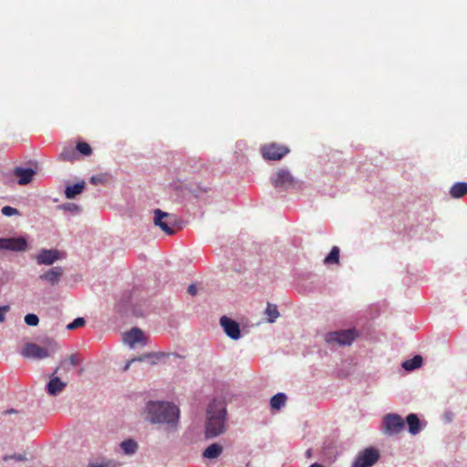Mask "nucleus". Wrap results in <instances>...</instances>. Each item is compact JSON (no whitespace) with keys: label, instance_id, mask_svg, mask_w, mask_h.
<instances>
[{"label":"nucleus","instance_id":"nucleus-1","mask_svg":"<svg viewBox=\"0 0 467 467\" xmlns=\"http://www.w3.org/2000/svg\"><path fill=\"white\" fill-rule=\"evenodd\" d=\"M148 419L153 423H163L168 429H176L179 420V409L164 401H149L146 406Z\"/></svg>","mask_w":467,"mask_h":467},{"label":"nucleus","instance_id":"nucleus-2","mask_svg":"<svg viewBox=\"0 0 467 467\" xmlns=\"http://www.w3.org/2000/svg\"><path fill=\"white\" fill-rule=\"evenodd\" d=\"M226 407L223 400H213L207 409L205 436L212 439L225 431Z\"/></svg>","mask_w":467,"mask_h":467},{"label":"nucleus","instance_id":"nucleus-3","mask_svg":"<svg viewBox=\"0 0 467 467\" xmlns=\"http://www.w3.org/2000/svg\"><path fill=\"white\" fill-rule=\"evenodd\" d=\"M47 347H40L35 343H27L21 350L24 358L43 359L50 356V351L56 348V344L52 339L47 340Z\"/></svg>","mask_w":467,"mask_h":467},{"label":"nucleus","instance_id":"nucleus-4","mask_svg":"<svg viewBox=\"0 0 467 467\" xmlns=\"http://www.w3.org/2000/svg\"><path fill=\"white\" fill-rule=\"evenodd\" d=\"M154 224L160 227L165 234L171 235L175 234V227L178 224V219L175 214L162 212L160 209L154 210Z\"/></svg>","mask_w":467,"mask_h":467},{"label":"nucleus","instance_id":"nucleus-5","mask_svg":"<svg viewBox=\"0 0 467 467\" xmlns=\"http://www.w3.org/2000/svg\"><path fill=\"white\" fill-rule=\"evenodd\" d=\"M404 420L402 418L395 413H389L384 416L382 420L383 432L388 435H397L404 429Z\"/></svg>","mask_w":467,"mask_h":467},{"label":"nucleus","instance_id":"nucleus-6","mask_svg":"<svg viewBox=\"0 0 467 467\" xmlns=\"http://www.w3.org/2000/svg\"><path fill=\"white\" fill-rule=\"evenodd\" d=\"M358 337L356 329H346L327 333L326 335V341L331 344H338L340 346L350 345Z\"/></svg>","mask_w":467,"mask_h":467},{"label":"nucleus","instance_id":"nucleus-7","mask_svg":"<svg viewBox=\"0 0 467 467\" xmlns=\"http://www.w3.org/2000/svg\"><path fill=\"white\" fill-rule=\"evenodd\" d=\"M289 152V148L278 143H268L261 148V153L265 160L279 161Z\"/></svg>","mask_w":467,"mask_h":467},{"label":"nucleus","instance_id":"nucleus-8","mask_svg":"<svg viewBox=\"0 0 467 467\" xmlns=\"http://www.w3.org/2000/svg\"><path fill=\"white\" fill-rule=\"evenodd\" d=\"M379 459V451L374 448H367L354 461L352 467H371Z\"/></svg>","mask_w":467,"mask_h":467},{"label":"nucleus","instance_id":"nucleus-9","mask_svg":"<svg viewBox=\"0 0 467 467\" xmlns=\"http://www.w3.org/2000/svg\"><path fill=\"white\" fill-rule=\"evenodd\" d=\"M275 188L290 189L296 187L297 182L293 175L286 170L279 169L272 180Z\"/></svg>","mask_w":467,"mask_h":467},{"label":"nucleus","instance_id":"nucleus-10","mask_svg":"<svg viewBox=\"0 0 467 467\" xmlns=\"http://www.w3.org/2000/svg\"><path fill=\"white\" fill-rule=\"evenodd\" d=\"M64 361L60 363V366L57 367L50 376V379L47 384V392L50 396H57L62 392L67 387V383L62 381L59 377L57 376L60 368L64 365Z\"/></svg>","mask_w":467,"mask_h":467},{"label":"nucleus","instance_id":"nucleus-11","mask_svg":"<svg viewBox=\"0 0 467 467\" xmlns=\"http://www.w3.org/2000/svg\"><path fill=\"white\" fill-rule=\"evenodd\" d=\"M27 248L26 239L19 238H0V249L16 252H23Z\"/></svg>","mask_w":467,"mask_h":467},{"label":"nucleus","instance_id":"nucleus-12","mask_svg":"<svg viewBox=\"0 0 467 467\" xmlns=\"http://www.w3.org/2000/svg\"><path fill=\"white\" fill-rule=\"evenodd\" d=\"M62 253L53 249H42L36 256V263L38 265H50L56 261L62 258Z\"/></svg>","mask_w":467,"mask_h":467},{"label":"nucleus","instance_id":"nucleus-13","mask_svg":"<svg viewBox=\"0 0 467 467\" xmlns=\"http://www.w3.org/2000/svg\"><path fill=\"white\" fill-rule=\"evenodd\" d=\"M220 324L223 328L225 334L232 339H238L241 336L239 324L229 318L226 316H223L220 319Z\"/></svg>","mask_w":467,"mask_h":467},{"label":"nucleus","instance_id":"nucleus-14","mask_svg":"<svg viewBox=\"0 0 467 467\" xmlns=\"http://www.w3.org/2000/svg\"><path fill=\"white\" fill-rule=\"evenodd\" d=\"M64 270L60 266H55L44 274L40 275L39 278L41 280L47 281L51 285H55L58 283L60 277L62 276Z\"/></svg>","mask_w":467,"mask_h":467},{"label":"nucleus","instance_id":"nucleus-15","mask_svg":"<svg viewBox=\"0 0 467 467\" xmlns=\"http://www.w3.org/2000/svg\"><path fill=\"white\" fill-rule=\"evenodd\" d=\"M144 339L143 332L137 327L131 328L130 331L123 335V341L133 347L136 343H139Z\"/></svg>","mask_w":467,"mask_h":467},{"label":"nucleus","instance_id":"nucleus-16","mask_svg":"<svg viewBox=\"0 0 467 467\" xmlns=\"http://www.w3.org/2000/svg\"><path fill=\"white\" fill-rule=\"evenodd\" d=\"M14 174L18 177V183L21 185H26L29 183L32 180L36 171L33 169L27 168H16L14 171Z\"/></svg>","mask_w":467,"mask_h":467},{"label":"nucleus","instance_id":"nucleus-17","mask_svg":"<svg viewBox=\"0 0 467 467\" xmlns=\"http://www.w3.org/2000/svg\"><path fill=\"white\" fill-rule=\"evenodd\" d=\"M86 182L81 181L73 185H67L65 190V195L67 199H73L76 195L80 194L85 189Z\"/></svg>","mask_w":467,"mask_h":467},{"label":"nucleus","instance_id":"nucleus-18","mask_svg":"<svg viewBox=\"0 0 467 467\" xmlns=\"http://www.w3.org/2000/svg\"><path fill=\"white\" fill-rule=\"evenodd\" d=\"M167 356L168 354L164 352H151L141 355L140 357L138 358V361L148 360L150 365H156Z\"/></svg>","mask_w":467,"mask_h":467},{"label":"nucleus","instance_id":"nucleus-19","mask_svg":"<svg viewBox=\"0 0 467 467\" xmlns=\"http://www.w3.org/2000/svg\"><path fill=\"white\" fill-rule=\"evenodd\" d=\"M406 422L409 426V432L412 435H416L420 431V422L416 414H409L406 418Z\"/></svg>","mask_w":467,"mask_h":467},{"label":"nucleus","instance_id":"nucleus-20","mask_svg":"<svg viewBox=\"0 0 467 467\" xmlns=\"http://www.w3.org/2000/svg\"><path fill=\"white\" fill-rule=\"evenodd\" d=\"M452 198H462L467 194V182H457L453 184L450 190Z\"/></svg>","mask_w":467,"mask_h":467},{"label":"nucleus","instance_id":"nucleus-21","mask_svg":"<svg viewBox=\"0 0 467 467\" xmlns=\"http://www.w3.org/2000/svg\"><path fill=\"white\" fill-rule=\"evenodd\" d=\"M223 447L218 443H213L206 448L202 456L207 459H215L221 455Z\"/></svg>","mask_w":467,"mask_h":467},{"label":"nucleus","instance_id":"nucleus-22","mask_svg":"<svg viewBox=\"0 0 467 467\" xmlns=\"http://www.w3.org/2000/svg\"><path fill=\"white\" fill-rule=\"evenodd\" d=\"M422 364V358L419 355L408 359L402 363V368L406 370H413L420 368Z\"/></svg>","mask_w":467,"mask_h":467},{"label":"nucleus","instance_id":"nucleus-23","mask_svg":"<svg viewBox=\"0 0 467 467\" xmlns=\"http://www.w3.org/2000/svg\"><path fill=\"white\" fill-rule=\"evenodd\" d=\"M286 396L284 393H277L274 395L270 400V405L273 410H280L285 406Z\"/></svg>","mask_w":467,"mask_h":467},{"label":"nucleus","instance_id":"nucleus-24","mask_svg":"<svg viewBox=\"0 0 467 467\" xmlns=\"http://www.w3.org/2000/svg\"><path fill=\"white\" fill-rule=\"evenodd\" d=\"M59 158L66 161H74L78 159L77 150L73 147H66L61 151Z\"/></svg>","mask_w":467,"mask_h":467},{"label":"nucleus","instance_id":"nucleus-25","mask_svg":"<svg viewBox=\"0 0 467 467\" xmlns=\"http://www.w3.org/2000/svg\"><path fill=\"white\" fill-rule=\"evenodd\" d=\"M120 447L126 454H132L138 449V444L135 441L128 439L120 443Z\"/></svg>","mask_w":467,"mask_h":467},{"label":"nucleus","instance_id":"nucleus-26","mask_svg":"<svg viewBox=\"0 0 467 467\" xmlns=\"http://www.w3.org/2000/svg\"><path fill=\"white\" fill-rule=\"evenodd\" d=\"M339 260V248L334 246L328 255L325 258L324 263L326 265L337 264Z\"/></svg>","mask_w":467,"mask_h":467},{"label":"nucleus","instance_id":"nucleus-27","mask_svg":"<svg viewBox=\"0 0 467 467\" xmlns=\"http://www.w3.org/2000/svg\"><path fill=\"white\" fill-rule=\"evenodd\" d=\"M265 313L268 317V321L273 323L279 317V312L275 305L267 304Z\"/></svg>","mask_w":467,"mask_h":467},{"label":"nucleus","instance_id":"nucleus-28","mask_svg":"<svg viewBox=\"0 0 467 467\" xmlns=\"http://www.w3.org/2000/svg\"><path fill=\"white\" fill-rule=\"evenodd\" d=\"M77 151L85 156H89L92 153V149L87 142L80 141L77 143Z\"/></svg>","mask_w":467,"mask_h":467},{"label":"nucleus","instance_id":"nucleus-29","mask_svg":"<svg viewBox=\"0 0 467 467\" xmlns=\"http://www.w3.org/2000/svg\"><path fill=\"white\" fill-rule=\"evenodd\" d=\"M85 323H86V321L83 317H78L73 322L69 323L67 326V328L68 330H73V329L83 327L85 325Z\"/></svg>","mask_w":467,"mask_h":467},{"label":"nucleus","instance_id":"nucleus-30","mask_svg":"<svg viewBox=\"0 0 467 467\" xmlns=\"http://www.w3.org/2000/svg\"><path fill=\"white\" fill-rule=\"evenodd\" d=\"M25 322L26 323V325L28 326H32V327H35V326H37L38 323H39V318L35 314H27L26 317H25Z\"/></svg>","mask_w":467,"mask_h":467},{"label":"nucleus","instance_id":"nucleus-31","mask_svg":"<svg viewBox=\"0 0 467 467\" xmlns=\"http://www.w3.org/2000/svg\"><path fill=\"white\" fill-rule=\"evenodd\" d=\"M2 213L5 216H12V215L19 214V211L17 209H16V208L11 207V206H4L2 208Z\"/></svg>","mask_w":467,"mask_h":467},{"label":"nucleus","instance_id":"nucleus-32","mask_svg":"<svg viewBox=\"0 0 467 467\" xmlns=\"http://www.w3.org/2000/svg\"><path fill=\"white\" fill-rule=\"evenodd\" d=\"M26 458L24 454H13V455H5L3 457L4 462H7L9 460H16L18 462L25 461Z\"/></svg>","mask_w":467,"mask_h":467},{"label":"nucleus","instance_id":"nucleus-33","mask_svg":"<svg viewBox=\"0 0 467 467\" xmlns=\"http://www.w3.org/2000/svg\"><path fill=\"white\" fill-rule=\"evenodd\" d=\"M10 310V306L8 305L0 306V323L4 322L5 319V314Z\"/></svg>","mask_w":467,"mask_h":467},{"label":"nucleus","instance_id":"nucleus-34","mask_svg":"<svg viewBox=\"0 0 467 467\" xmlns=\"http://www.w3.org/2000/svg\"><path fill=\"white\" fill-rule=\"evenodd\" d=\"M90 182L94 185H98V184H101V183H104V179L102 176H92L90 178Z\"/></svg>","mask_w":467,"mask_h":467},{"label":"nucleus","instance_id":"nucleus-35","mask_svg":"<svg viewBox=\"0 0 467 467\" xmlns=\"http://www.w3.org/2000/svg\"><path fill=\"white\" fill-rule=\"evenodd\" d=\"M63 207L70 212H78L79 210L78 206L75 203H67Z\"/></svg>","mask_w":467,"mask_h":467},{"label":"nucleus","instance_id":"nucleus-36","mask_svg":"<svg viewBox=\"0 0 467 467\" xmlns=\"http://www.w3.org/2000/svg\"><path fill=\"white\" fill-rule=\"evenodd\" d=\"M68 362L71 366L76 367L77 365H78L79 361L76 355H70L68 357Z\"/></svg>","mask_w":467,"mask_h":467},{"label":"nucleus","instance_id":"nucleus-37","mask_svg":"<svg viewBox=\"0 0 467 467\" xmlns=\"http://www.w3.org/2000/svg\"><path fill=\"white\" fill-rule=\"evenodd\" d=\"M188 293L192 296H195L196 293H197V288L194 285H191L189 287H188Z\"/></svg>","mask_w":467,"mask_h":467},{"label":"nucleus","instance_id":"nucleus-38","mask_svg":"<svg viewBox=\"0 0 467 467\" xmlns=\"http://www.w3.org/2000/svg\"><path fill=\"white\" fill-rule=\"evenodd\" d=\"M136 360L138 361V358H132V359L129 360V361L127 362V364L125 365V367H124L123 370H124V371L128 370V369H129V368H130V364H131L132 362L136 361Z\"/></svg>","mask_w":467,"mask_h":467},{"label":"nucleus","instance_id":"nucleus-39","mask_svg":"<svg viewBox=\"0 0 467 467\" xmlns=\"http://www.w3.org/2000/svg\"><path fill=\"white\" fill-rule=\"evenodd\" d=\"M16 412H17L16 410L12 409V410H8L3 411V414L4 415H7V414H10V413H16Z\"/></svg>","mask_w":467,"mask_h":467},{"label":"nucleus","instance_id":"nucleus-40","mask_svg":"<svg viewBox=\"0 0 467 467\" xmlns=\"http://www.w3.org/2000/svg\"><path fill=\"white\" fill-rule=\"evenodd\" d=\"M306 456L307 458H310L312 456V450L311 449H308L306 451Z\"/></svg>","mask_w":467,"mask_h":467},{"label":"nucleus","instance_id":"nucleus-41","mask_svg":"<svg viewBox=\"0 0 467 467\" xmlns=\"http://www.w3.org/2000/svg\"><path fill=\"white\" fill-rule=\"evenodd\" d=\"M88 467H107V465H103V464H90Z\"/></svg>","mask_w":467,"mask_h":467},{"label":"nucleus","instance_id":"nucleus-42","mask_svg":"<svg viewBox=\"0 0 467 467\" xmlns=\"http://www.w3.org/2000/svg\"><path fill=\"white\" fill-rule=\"evenodd\" d=\"M310 467H324V466L319 463H313Z\"/></svg>","mask_w":467,"mask_h":467}]
</instances>
